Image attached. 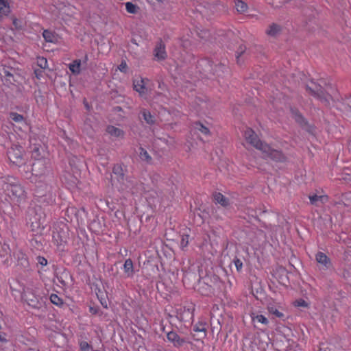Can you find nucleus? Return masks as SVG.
<instances>
[{"mask_svg": "<svg viewBox=\"0 0 351 351\" xmlns=\"http://www.w3.org/2000/svg\"><path fill=\"white\" fill-rule=\"evenodd\" d=\"M306 90L313 95L317 97L327 106H335L337 109L346 115L351 117V96L343 100H337L330 95L324 93L319 84L311 81L306 85Z\"/></svg>", "mask_w": 351, "mask_h": 351, "instance_id": "1", "label": "nucleus"}, {"mask_svg": "<svg viewBox=\"0 0 351 351\" xmlns=\"http://www.w3.org/2000/svg\"><path fill=\"white\" fill-rule=\"evenodd\" d=\"M244 137L248 143L262 152L264 158H269L279 162L285 160L286 157L280 152L271 149L267 144L262 142L252 130L247 129Z\"/></svg>", "mask_w": 351, "mask_h": 351, "instance_id": "2", "label": "nucleus"}, {"mask_svg": "<svg viewBox=\"0 0 351 351\" xmlns=\"http://www.w3.org/2000/svg\"><path fill=\"white\" fill-rule=\"evenodd\" d=\"M32 173L35 182L38 183L37 195H44L40 189L42 185H39L40 183H45L46 192H50L51 187L49 183L51 180L52 175L46 161L45 160H36L32 165Z\"/></svg>", "mask_w": 351, "mask_h": 351, "instance_id": "3", "label": "nucleus"}, {"mask_svg": "<svg viewBox=\"0 0 351 351\" xmlns=\"http://www.w3.org/2000/svg\"><path fill=\"white\" fill-rule=\"evenodd\" d=\"M2 189L7 197L13 203L19 204L25 199V193L19 182L12 177H8L3 181Z\"/></svg>", "mask_w": 351, "mask_h": 351, "instance_id": "4", "label": "nucleus"}, {"mask_svg": "<svg viewBox=\"0 0 351 351\" xmlns=\"http://www.w3.org/2000/svg\"><path fill=\"white\" fill-rule=\"evenodd\" d=\"M45 214L40 207L36 206L29 210L28 223L33 232H41L45 228Z\"/></svg>", "mask_w": 351, "mask_h": 351, "instance_id": "5", "label": "nucleus"}, {"mask_svg": "<svg viewBox=\"0 0 351 351\" xmlns=\"http://www.w3.org/2000/svg\"><path fill=\"white\" fill-rule=\"evenodd\" d=\"M23 150L22 147L14 145L8 152V157L11 162L16 165H20L23 162Z\"/></svg>", "mask_w": 351, "mask_h": 351, "instance_id": "6", "label": "nucleus"}, {"mask_svg": "<svg viewBox=\"0 0 351 351\" xmlns=\"http://www.w3.org/2000/svg\"><path fill=\"white\" fill-rule=\"evenodd\" d=\"M154 56L156 60H164L167 57V53L165 49V45L162 40H159L154 49Z\"/></svg>", "mask_w": 351, "mask_h": 351, "instance_id": "7", "label": "nucleus"}, {"mask_svg": "<svg viewBox=\"0 0 351 351\" xmlns=\"http://www.w3.org/2000/svg\"><path fill=\"white\" fill-rule=\"evenodd\" d=\"M23 297L27 304L33 308H39L41 305L38 297L32 291L27 290L25 291Z\"/></svg>", "mask_w": 351, "mask_h": 351, "instance_id": "8", "label": "nucleus"}, {"mask_svg": "<svg viewBox=\"0 0 351 351\" xmlns=\"http://www.w3.org/2000/svg\"><path fill=\"white\" fill-rule=\"evenodd\" d=\"M113 176L111 177L112 183L113 185L119 184L120 182L124 181V172L123 169L120 165H116L112 169Z\"/></svg>", "mask_w": 351, "mask_h": 351, "instance_id": "9", "label": "nucleus"}, {"mask_svg": "<svg viewBox=\"0 0 351 351\" xmlns=\"http://www.w3.org/2000/svg\"><path fill=\"white\" fill-rule=\"evenodd\" d=\"M135 181L129 177L125 178L123 182H120L116 184V186L121 191H128L134 193Z\"/></svg>", "mask_w": 351, "mask_h": 351, "instance_id": "10", "label": "nucleus"}, {"mask_svg": "<svg viewBox=\"0 0 351 351\" xmlns=\"http://www.w3.org/2000/svg\"><path fill=\"white\" fill-rule=\"evenodd\" d=\"M12 0H0V21L3 16L8 15L11 11Z\"/></svg>", "mask_w": 351, "mask_h": 351, "instance_id": "11", "label": "nucleus"}, {"mask_svg": "<svg viewBox=\"0 0 351 351\" xmlns=\"http://www.w3.org/2000/svg\"><path fill=\"white\" fill-rule=\"evenodd\" d=\"M316 261L322 266V269H328L330 267V261L327 256L323 252H318L316 254Z\"/></svg>", "mask_w": 351, "mask_h": 351, "instance_id": "12", "label": "nucleus"}, {"mask_svg": "<svg viewBox=\"0 0 351 351\" xmlns=\"http://www.w3.org/2000/svg\"><path fill=\"white\" fill-rule=\"evenodd\" d=\"M167 339L172 342L175 346H181L185 341L181 339L179 335L175 332H169L167 335Z\"/></svg>", "mask_w": 351, "mask_h": 351, "instance_id": "13", "label": "nucleus"}, {"mask_svg": "<svg viewBox=\"0 0 351 351\" xmlns=\"http://www.w3.org/2000/svg\"><path fill=\"white\" fill-rule=\"evenodd\" d=\"M106 132L114 138H123L124 132L122 130L113 125H108L106 128Z\"/></svg>", "mask_w": 351, "mask_h": 351, "instance_id": "14", "label": "nucleus"}, {"mask_svg": "<svg viewBox=\"0 0 351 351\" xmlns=\"http://www.w3.org/2000/svg\"><path fill=\"white\" fill-rule=\"evenodd\" d=\"M250 316L252 321L255 325L256 324H261L263 325L267 326L269 324V320L267 318L261 314L252 313Z\"/></svg>", "mask_w": 351, "mask_h": 351, "instance_id": "15", "label": "nucleus"}, {"mask_svg": "<svg viewBox=\"0 0 351 351\" xmlns=\"http://www.w3.org/2000/svg\"><path fill=\"white\" fill-rule=\"evenodd\" d=\"M124 274L127 278H132L134 276L133 263L130 258L126 259L123 265Z\"/></svg>", "mask_w": 351, "mask_h": 351, "instance_id": "16", "label": "nucleus"}, {"mask_svg": "<svg viewBox=\"0 0 351 351\" xmlns=\"http://www.w3.org/2000/svg\"><path fill=\"white\" fill-rule=\"evenodd\" d=\"M281 31L282 27L279 25L272 23L266 30V34L269 36L276 37L281 33Z\"/></svg>", "mask_w": 351, "mask_h": 351, "instance_id": "17", "label": "nucleus"}, {"mask_svg": "<svg viewBox=\"0 0 351 351\" xmlns=\"http://www.w3.org/2000/svg\"><path fill=\"white\" fill-rule=\"evenodd\" d=\"M206 67L207 70L212 71L213 75H217L219 77L221 75L226 69L223 64L215 65L213 67V64L209 62H207Z\"/></svg>", "mask_w": 351, "mask_h": 351, "instance_id": "18", "label": "nucleus"}, {"mask_svg": "<svg viewBox=\"0 0 351 351\" xmlns=\"http://www.w3.org/2000/svg\"><path fill=\"white\" fill-rule=\"evenodd\" d=\"M44 39L49 43H56L58 42V36L53 32L49 30H44L43 33Z\"/></svg>", "mask_w": 351, "mask_h": 351, "instance_id": "19", "label": "nucleus"}, {"mask_svg": "<svg viewBox=\"0 0 351 351\" xmlns=\"http://www.w3.org/2000/svg\"><path fill=\"white\" fill-rule=\"evenodd\" d=\"M69 277V274L66 271H63L62 272L58 273L56 274V279L58 280V282H60L63 286L66 285Z\"/></svg>", "mask_w": 351, "mask_h": 351, "instance_id": "20", "label": "nucleus"}, {"mask_svg": "<svg viewBox=\"0 0 351 351\" xmlns=\"http://www.w3.org/2000/svg\"><path fill=\"white\" fill-rule=\"evenodd\" d=\"M81 60H75L69 64V69L74 75H78L80 73Z\"/></svg>", "mask_w": 351, "mask_h": 351, "instance_id": "21", "label": "nucleus"}, {"mask_svg": "<svg viewBox=\"0 0 351 351\" xmlns=\"http://www.w3.org/2000/svg\"><path fill=\"white\" fill-rule=\"evenodd\" d=\"M134 88L141 95L145 93V84L143 80H136L134 82Z\"/></svg>", "mask_w": 351, "mask_h": 351, "instance_id": "22", "label": "nucleus"}, {"mask_svg": "<svg viewBox=\"0 0 351 351\" xmlns=\"http://www.w3.org/2000/svg\"><path fill=\"white\" fill-rule=\"evenodd\" d=\"M215 201L223 206H227L229 204L228 199L221 193H218L214 195Z\"/></svg>", "mask_w": 351, "mask_h": 351, "instance_id": "23", "label": "nucleus"}, {"mask_svg": "<svg viewBox=\"0 0 351 351\" xmlns=\"http://www.w3.org/2000/svg\"><path fill=\"white\" fill-rule=\"evenodd\" d=\"M235 8L238 12L245 13L248 9V6L246 3L241 0H237L235 1Z\"/></svg>", "mask_w": 351, "mask_h": 351, "instance_id": "24", "label": "nucleus"}, {"mask_svg": "<svg viewBox=\"0 0 351 351\" xmlns=\"http://www.w3.org/2000/svg\"><path fill=\"white\" fill-rule=\"evenodd\" d=\"M291 113L295 120L300 125L305 124V120L302 115L296 109H292Z\"/></svg>", "mask_w": 351, "mask_h": 351, "instance_id": "25", "label": "nucleus"}, {"mask_svg": "<svg viewBox=\"0 0 351 351\" xmlns=\"http://www.w3.org/2000/svg\"><path fill=\"white\" fill-rule=\"evenodd\" d=\"M143 119L145 121V122L148 124H152L154 123L155 119L154 117L151 114V113L146 110H143L141 112Z\"/></svg>", "mask_w": 351, "mask_h": 351, "instance_id": "26", "label": "nucleus"}, {"mask_svg": "<svg viewBox=\"0 0 351 351\" xmlns=\"http://www.w3.org/2000/svg\"><path fill=\"white\" fill-rule=\"evenodd\" d=\"M193 331L202 333V337H204L206 335V328L205 324L203 323H198L193 327Z\"/></svg>", "mask_w": 351, "mask_h": 351, "instance_id": "27", "label": "nucleus"}, {"mask_svg": "<svg viewBox=\"0 0 351 351\" xmlns=\"http://www.w3.org/2000/svg\"><path fill=\"white\" fill-rule=\"evenodd\" d=\"M139 150H140L139 157L141 159V160L145 161L147 162H150L152 160V158L149 156V154H148V152L145 149H143L142 147H141L139 149Z\"/></svg>", "mask_w": 351, "mask_h": 351, "instance_id": "28", "label": "nucleus"}, {"mask_svg": "<svg viewBox=\"0 0 351 351\" xmlns=\"http://www.w3.org/2000/svg\"><path fill=\"white\" fill-rule=\"evenodd\" d=\"M311 203L313 204L317 205L319 202H321L322 203L324 202V200L326 199V197L322 196V195H311L309 197Z\"/></svg>", "mask_w": 351, "mask_h": 351, "instance_id": "29", "label": "nucleus"}, {"mask_svg": "<svg viewBox=\"0 0 351 351\" xmlns=\"http://www.w3.org/2000/svg\"><path fill=\"white\" fill-rule=\"evenodd\" d=\"M125 9L129 13L136 14L138 10V8L137 5L133 4L131 2H127L125 3Z\"/></svg>", "mask_w": 351, "mask_h": 351, "instance_id": "30", "label": "nucleus"}, {"mask_svg": "<svg viewBox=\"0 0 351 351\" xmlns=\"http://www.w3.org/2000/svg\"><path fill=\"white\" fill-rule=\"evenodd\" d=\"M195 129L205 135H208L210 133L209 129L200 123H196Z\"/></svg>", "mask_w": 351, "mask_h": 351, "instance_id": "31", "label": "nucleus"}, {"mask_svg": "<svg viewBox=\"0 0 351 351\" xmlns=\"http://www.w3.org/2000/svg\"><path fill=\"white\" fill-rule=\"evenodd\" d=\"M50 300L53 304L58 306H61L63 304L62 298H60L56 294H51L50 296Z\"/></svg>", "mask_w": 351, "mask_h": 351, "instance_id": "32", "label": "nucleus"}, {"mask_svg": "<svg viewBox=\"0 0 351 351\" xmlns=\"http://www.w3.org/2000/svg\"><path fill=\"white\" fill-rule=\"evenodd\" d=\"M10 118L16 123H21L23 121V117L16 112H11L10 114Z\"/></svg>", "mask_w": 351, "mask_h": 351, "instance_id": "33", "label": "nucleus"}, {"mask_svg": "<svg viewBox=\"0 0 351 351\" xmlns=\"http://www.w3.org/2000/svg\"><path fill=\"white\" fill-rule=\"evenodd\" d=\"M189 235L186 233H183L180 241V247L184 250L189 244Z\"/></svg>", "mask_w": 351, "mask_h": 351, "instance_id": "34", "label": "nucleus"}, {"mask_svg": "<svg viewBox=\"0 0 351 351\" xmlns=\"http://www.w3.org/2000/svg\"><path fill=\"white\" fill-rule=\"evenodd\" d=\"M318 351H335V348L332 345H326L322 343Z\"/></svg>", "mask_w": 351, "mask_h": 351, "instance_id": "35", "label": "nucleus"}, {"mask_svg": "<svg viewBox=\"0 0 351 351\" xmlns=\"http://www.w3.org/2000/svg\"><path fill=\"white\" fill-rule=\"evenodd\" d=\"M38 65L41 69H45L47 66V61L45 58H38L37 60Z\"/></svg>", "mask_w": 351, "mask_h": 351, "instance_id": "36", "label": "nucleus"}, {"mask_svg": "<svg viewBox=\"0 0 351 351\" xmlns=\"http://www.w3.org/2000/svg\"><path fill=\"white\" fill-rule=\"evenodd\" d=\"M238 271H240L243 267V263L239 258H234L232 262Z\"/></svg>", "mask_w": 351, "mask_h": 351, "instance_id": "37", "label": "nucleus"}, {"mask_svg": "<svg viewBox=\"0 0 351 351\" xmlns=\"http://www.w3.org/2000/svg\"><path fill=\"white\" fill-rule=\"evenodd\" d=\"M269 311L271 313L275 315L278 317H281L283 316V314L274 307H269Z\"/></svg>", "mask_w": 351, "mask_h": 351, "instance_id": "38", "label": "nucleus"}, {"mask_svg": "<svg viewBox=\"0 0 351 351\" xmlns=\"http://www.w3.org/2000/svg\"><path fill=\"white\" fill-rule=\"evenodd\" d=\"M80 346L82 351H88L90 349V346L86 341H82Z\"/></svg>", "mask_w": 351, "mask_h": 351, "instance_id": "39", "label": "nucleus"}, {"mask_svg": "<svg viewBox=\"0 0 351 351\" xmlns=\"http://www.w3.org/2000/svg\"><path fill=\"white\" fill-rule=\"evenodd\" d=\"M38 263L43 265V266H45L47 265V261L46 258H45L44 257H42V256H39L38 257Z\"/></svg>", "mask_w": 351, "mask_h": 351, "instance_id": "40", "label": "nucleus"}, {"mask_svg": "<svg viewBox=\"0 0 351 351\" xmlns=\"http://www.w3.org/2000/svg\"><path fill=\"white\" fill-rule=\"evenodd\" d=\"M245 47H240L239 51L237 52V61L239 62V56L245 51Z\"/></svg>", "mask_w": 351, "mask_h": 351, "instance_id": "41", "label": "nucleus"}, {"mask_svg": "<svg viewBox=\"0 0 351 351\" xmlns=\"http://www.w3.org/2000/svg\"><path fill=\"white\" fill-rule=\"evenodd\" d=\"M127 68H128V66H127V64L125 62H121L119 67V70L122 72H125L127 70Z\"/></svg>", "mask_w": 351, "mask_h": 351, "instance_id": "42", "label": "nucleus"}, {"mask_svg": "<svg viewBox=\"0 0 351 351\" xmlns=\"http://www.w3.org/2000/svg\"><path fill=\"white\" fill-rule=\"evenodd\" d=\"M298 306L306 307L308 306V304H307L306 302H305L304 300H300V301L298 302Z\"/></svg>", "mask_w": 351, "mask_h": 351, "instance_id": "43", "label": "nucleus"}, {"mask_svg": "<svg viewBox=\"0 0 351 351\" xmlns=\"http://www.w3.org/2000/svg\"><path fill=\"white\" fill-rule=\"evenodd\" d=\"M208 32L206 31H202L199 34V36L202 38H206L208 37Z\"/></svg>", "mask_w": 351, "mask_h": 351, "instance_id": "44", "label": "nucleus"}, {"mask_svg": "<svg viewBox=\"0 0 351 351\" xmlns=\"http://www.w3.org/2000/svg\"><path fill=\"white\" fill-rule=\"evenodd\" d=\"M42 71L41 70H35V74L38 78L41 75Z\"/></svg>", "mask_w": 351, "mask_h": 351, "instance_id": "45", "label": "nucleus"}, {"mask_svg": "<svg viewBox=\"0 0 351 351\" xmlns=\"http://www.w3.org/2000/svg\"><path fill=\"white\" fill-rule=\"evenodd\" d=\"M89 311L92 314H96L97 312V309L93 307H90Z\"/></svg>", "mask_w": 351, "mask_h": 351, "instance_id": "46", "label": "nucleus"}, {"mask_svg": "<svg viewBox=\"0 0 351 351\" xmlns=\"http://www.w3.org/2000/svg\"><path fill=\"white\" fill-rule=\"evenodd\" d=\"M101 304L105 307V308H107V303L105 301L104 302H101Z\"/></svg>", "mask_w": 351, "mask_h": 351, "instance_id": "47", "label": "nucleus"}, {"mask_svg": "<svg viewBox=\"0 0 351 351\" xmlns=\"http://www.w3.org/2000/svg\"><path fill=\"white\" fill-rule=\"evenodd\" d=\"M0 341H5L6 340H5V338L2 337L1 335H0Z\"/></svg>", "mask_w": 351, "mask_h": 351, "instance_id": "48", "label": "nucleus"}, {"mask_svg": "<svg viewBox=\"0 0 351 351\" xmlns=\"http://www.w3.org/2000/svg\"><path fill=\"white\" fill-rule=\"evenodd\" d=\"M87 133H88V134H90V135H92V133H93V132H92L91 131H90V132H87Z\"/></svg>", "mask_w": 351, "mask_h": 351, "instance_id": "49", "label": "nucleus"}, {"mask_svg": "<svg viewBox=\"0 0 351 351\" xmlns=\"http://www.w3.org/2000/svg\"><path fill=\"white\" fill-rule=\"evenodd\" d=\"M6 75H10V73L9 72H5Z\"/></svg>", "mask_w": 351, "mask_h": 351, "instance_id": "50", "label": "nucleus"}, {"mask_svg": "<svg viewBox=\"0 0 351 351\" xmlns=\"http://www.w3.org/2000/svg\"><path fill=\"white\" fill-rule=\"evenodd\" d=\"M85 106L87 109L88 108V105L87 104H85Z\"/></svg>", "mask_w": 351, "mask_h": 351, "instance_id": "51", "label": "nucleus"}, {"mask_svg": "<svg viewBox=\"0 0 351 351\" xmlns=\"http://www.w3.org/2000/svg\"><path fill=\"white\" fill-rule=\"evenodd\" d=\"M158 2H162L163 0H156Z\"/></svg>", "mask_w": 351, "mask_h": 351, "instance_id": "52", "label": "nucleus"}, {"mask_svg": "<svg viewBox=\"0 0 351 351\" xmlns=\"http://www.w3.org/2000/svg\"><path fill=\"white\" fill-rule=\"evenodd\" d=\"M84 130H88V128H86V125L85 126Z\"/></svg>", "mask_w": 351, "mask_h": 351, "instance_id": "53", "label": "nucleus"}]
</instances>
